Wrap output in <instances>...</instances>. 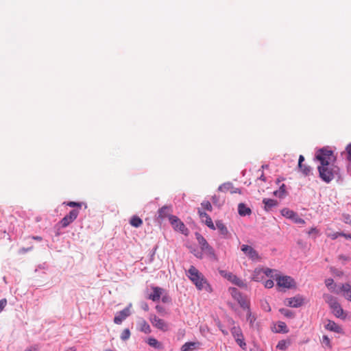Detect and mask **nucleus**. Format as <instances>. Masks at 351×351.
Here are the masks:
<instances>
[{"label": "nucleus", "mask_w": 351, "mask_h": 351, "mask_svg": "<svg viewBox=\"0 0 351 351\" xmlns=\"http://www.w3.org/2000/svg\"><path fill=\"white\" fill-rule=\"evenodd\" d=\"M186 274L199 291L204 290L208 293L212 292V287L208 280L195 267L191 265Z\"/></svg>", "instance_id": "f257e3e1"}, {"label": "nucleus", "mask_w": 351, "mask_h": 351, "mask_svg": "<svg viewBox=\"0 0 351 351\" xmlns=\"http://www.w3.org/2000/svg\"><path fill=\"white\" fill-rule=\"evenodd\" d=\"M317 170L319 178L326 183H329L332 180L341 177L340 169L335 164L318 165Z\"/></svg>", "instance_id": "f03ea898"}, {"label": "nucleus", "mask_w": 351, "mask_h": 351, "mask_svg": "<svg viewBox=\"0 0 351 351\" xmlns=\"http://www.w3.org/2000/svg\"><path fill=\"white\" fill-rule=\"evenodd\" d=\"M324 298L331 309L332 313L337 318H339L343 320L346 319L348 313L342 308L336 298L331 295L325 294L324 295Z\"/></svg>", "instance_id": "7ed1b4c3"}, {"label": "nucleus", "mask_w": 351, "mask_h": 351, "mask_svg": "<svg viewBox=\"0 0 351 351\" xmlns=\"http://www.w3.org/2000/svg\"><path fill=\"white\" fill-rule=\"evenodd\" d=\"M315 158L319 162V165L334 164L336 160L333 152L326 147L319 149L316 152Z\"/></svg>", "instance_id": "20e7f679"}, {"label": "nucleus", "mask_w": 351, "mask_h": 351, "mask_svg": "<svg viewBox=\"0 0 351 351\" xmlns=\"http://www.w3.org/2000/svg\"><path fill=\"white\" fill-rule=\"evenodd\" d=\"M195 237L200 247V250L205 256L213 261H217V257L212 246L209 245L206 239L199 233H195Z\"/></svg>", "instance_id": "39448f33"}, {"label": "nucleus", "mask_w": 351, "mask_h": 351, "mask_svg": "<svg viewBox=\"0 0 351 351\" xmlns=\"http://www.w3.org/2000/svg\"><path fill=\"white\" fill-rule=\"evenodd\" d=\"M169 220L175 230L179 231L186 236L189 234V229L178 217L174 215H169Z\"/></svg>", "instance_id": "423d86ee"}, {"label": "nucleus", "mask_w": 351, "mask_h": 351, "mask_svg": "<svg viewBox=\"0 0 351 351\" xmlns=\"http://www.w3.org/2000/svg\"><path fill=\"white\" fill-rule=\"evenodd\" d=\"M229 292L232 298L238 302L242 308H247V306L250 305V302L247 298L243 296L237 288H230Z\"/></svg>", "instance_id": "0eeeda50"}, {"label": "nucleus", "mask_w": 351, "mask_h": 351, "mask_svg": "<svg viewBox=\"0 0 351 351\" xmlns=\"http://www.w3.org/2000/svg\"><path fill=\"white\" fill-rule=\"evenodd\" d=\"M220 274L226 278L228 280L231 282L232 284L241 287V288H246L247 285L246 284L241 280L239 278H238L236 275L233 274L231 272H228L224 270H221L219 271Z\"/></svg>", "instance_id": "6e6552de"}, {"label": "nucleus", "mask_w": 351, "mask_h": 351, "mask_svg": "<svg viewBox=\"0 0 351 351\" xmlns=\"http://www.w3.org/2000/svg\"><path fill=\"white\" fill-rule=\"evenodd\" d=\"M277 285L286 288L291 289L295 287V282L293 278L288 276H278L276 278Z\"/></svg>", "instance_id": "1a4fd4ad"}, {"label": "nucleus", "mask_w": 351, "mask_h": 351, "mask_svg": "<svg viewBox=\"0 0 351 351\" xmlns=\"http://www.w3.org/2000/svg\"><path fill=\"white\" fill-rule=\"evenodd\" d=\"M149 320L152 324L163 332L169 330V324L162 319L158 317L156 315H151Z\"/></svg>", "instance_id": "9d476101"}, {"label": "nucleus", "mask_w": 351, "mask_h": 351, "mask_svg": "<svg viewBox=\"0 0 351 351\" xmlns=\"http://www.w3.org/2000/svg\"><path fill=\"white\" fill-rule=\"evenodd\" d=\"M79 210H72L69 212L68 215L64 216L62 220L60 221V223L62 228L67 227L70 223H71L78 216Z\"/></svg>", "instance_id": "9b49d317"}, {"label": "nucleus", "mask_w": 351, "mask_h": 351, "mask_svg": "<svg viewBox=\"0 0 351 351\" xmlns=\"http://www.w3.org/2000/svg\"><path fill=\"white\" fill-rule=\"evenodd\" d=\"M304 298L302 295H298L295 297L285 299L284 303L288 306L298 308L304 304Z\"/></svg>", "instance_id": "f8f14e48"}, {"label": "nucleus", "mask_w": 351, "mask_h": 351, "mask_svg": "<svg viewBox=\"0 0 351 351\" xmlns=\"http://www.w3.org/2000/svg\"><path fill=\"white\" fill-rule=\"evenodd\" d=\"M241 250L252 261H257L260 259V256L258 252L252 246L247 245H242Z\"/></svg>", "instance_id": "ddd939ff"}, {"label": "nucleus", "mask_w": 351, "mask_h": 351, "mask_svg": "<svg viewBox=\"0 0 351 351\" xmlns=\"http://www.w3.org/2000/svg\"><path fill=\"white\" fill-rule=\"evenodd\" d=\"M130 306L131 304H130L129 306L125 308L123 310L121 311L118 313L117 315H115L114 318V322L116 324H121L122 322L128 316L130 315Z\"/></svg>", "instance_id": "4468645a"}, {"label": "nucleus", "mask_w": 351, "mask_h": 351, "mask_svg": "<svg viewBox=\"0 0 351 351\" xmlns=\"http://www.w3.org/2000/svg\"><path fill=\"white\" fill-rule=\"evenodd\" d=\"M215 229L217 228L220 234V235L223 239H229L230 238V233L228 231L226 226L221 221H216L215 222Z\"/></svg>", "instance_id": "2eb2a0df"}, {"label": "nucleus", "mask_w": 351, "mask_h": 351, "mask_svg": "<svg viewBox=\"0 0 351 351\" xmlns=\"http://www.w3.org/2000/svg\"><path fill=\"white\" fill-rule=\"evenodd\" d=\"M219 191L223 192V193H230L232 194L233 193H241V190L239 188H235L233 186L232 184L228 182L224 183L219 186Z\"/></svg>", "instance_id": "dca6fc26"}, {"label": "nucleus", "mask_w": 351, "mask_h": 351, "mask_svg": "<svg viewBox=\"0 0 351 351\" xmlns=\"http://www.w3.org/2000/svg\"><path fill=\"white\" fill-rule=\"evenodd\" d=\"M198 214L199 217L208 228H210L212 230H215V226L213 222V220L207 213H206L205 212L202 211L199 208Z\"/></svg>", "instance_id": "f3484780"}, {"label": "nucleus", "mask_w": 351, "mask_h": 351, "mask_svg": "<svg viewBox=\"0 0 351 351\" xmlns=\"http://www.w3.org/2000/svg\"><path fill=\"white\" fill-rule=\"evenodd\" d=\"M325 328L326 330L335 332L336 333H343L342 328L332 320L327 321V324H326Z\"/></svg>", "instance_id": "a211bd4d"}, {"label": "nucleus", "mask_w": 351, "mask_h": 351, "mask_svg": "<svg viewBox=\"0 0 351 351\" xmlns=\"http://www.w3.org/2000/svg\"><path fill=\"white\" fill-rule=\"evenodd\" d=\"M201 346V343L199 341H190L183 344L180 348L181 351H193L199 348Z\"/></svg>", "instance_id": "6ab92c4d"}, {"label": "nucleus", "mask_w": 351, "mask_h": 351, "mask_svg": "<svg viewBox=\"0 0 351 351\" xmlns=\"http://www.w3.org/2000/svg\"><path fill=\"white\" fill-rule=\"evenodd\" d=\"M263 278H264L263 269H261V268L255 269L253 272L252 276V280L254 281H256V282H259V281L262 280L263 279Z\"/></svg>", "instance_id": "aec40b11"}, {"label": "nucleus", "mask_w": 351, "mask_h": 351, "mask_svg": "<svg viewBox=\"0 0 351 351\" xmlns=\"http://www.w3.org/2000/svg\"><path fill=\"white\" fill-rule=\"evenodd\" d=\"M162 289L160 287H154L153 293L149 295L148 298L154 302L159 300L162 295Z\"/></svg>", "instance_id": "412c9836"}, {"label": "nucleus", "mask_w": 351, "mask_h": 351, "mask_svg": "<svg viewBox=\"0 0 351 351\" xmlns=\"http://www.w3.org/2000/svg\"><path fill=\"white\" fill-rule=\"evenodd\" d=\"M341 290L343 292V296L351 302V286L348 283L343 284Z\"/></svg>", "instance_id": "4be33fe9"}, {"label": "nucleus", "mask_w": 351, "mask_h": 351, "mask_svg": "<svg viewBox=\"0 0 351 351\" xmlns=\"http://www.w3.org/2000/svg\"><path fill=\"white\" fill-rule=\"evenodd\" d=\"M263 203L265 204L264 208L265 210H269L271 208L278 205V202L273 199L265 198L263 200Z\"/></svg>", "instance_id": "5701e85b"}, {"label": "nucleus", "mask_w": 351, "mask_h": 351, "mask_svg": "<svg viewBox=\"0 0 351 351\" xmlns=\"http://www.w3.org/2000/svg\"><path fill=\"white\" fill-rule=\"evenodd\" d=\"M239 214L241 216H246L251 214L252 211L250 208L247 207L244 204L241 203L238 206Z\"/></svg>", "instance_id": "b1692460"}, {"label": "nucleus", "mask_w": 351, "mask_h": 351, "mask_svg": "<svg viewBox=\"0 0 351 351\" xmlns=\"http://www.w3.org/2000/svg\"><path fill=\"white\" fill-rule=\"evenodd\" d=\"M139 326H140V330L145 332V334H149L152 331L149 325L144 319H142L141 321H140Z\"/></svg>", "instance_id": "393cba45"}, {"label": "nucleus", "mask_w": 351, "mask_h": 351, "mask_svg": "<svg viewBox=\"0 0 351 351\" xmlns=\"http://www.w3.org/2000/svg\"><path fill=\"white\" fill-rule=\"evenodd\" d=\"M171 212V207L165 206L158 210V216L160 218H165L169 216Z\"/></svg>", "instance_id": "a878e982"}, {"label": "nucleus", "mask_w": 351, "mask_h": 351, "mask_svg": "<svg viewBox=\"0 0 351 351\" xmlns=\"http://www.w3.org/2000/svg\"><path fill=\"white\" fill-rule=\"evenodd\" d=\"M243 309L246 311L247 320L250 322V325L252 326L256 320V317L254 315L252 314L250 305H248L247 308H243Z\"/></svg>", "instance_id": "bb28decb"}, {"label": "nucleus", "mask_w": 351, "mask_h": 351, "mask_svg": "<svg viewBox=\"0 0 351 351\" xmlns=\"http://www.w3.org/2000/svg\"><path fill=\"white\" fill-rule=\"evenodd\" d=\"M147 343L155 348L161 349L162 348V344L155 338L150 337L147 339Z\"/></svg>", "instance_id": "cd10ccee"}, {"label": "nucleus", "mask_w": 351, "mask_h": 351, "mask_svg": "<svg viewBox=\"0 0 351 351\" xmlns=\"http://www.w3.org/2000/svg\"><path fill=\"white\" fill-rule=\"evenodd\" d=\"M231 333L234 337V339L237 338H241V337L243 336L241 329L239 326H233L231 328Z\"/></svg>", "instance_id": "c85d7f7f"}, {"label": "nucleus", "mask_w": 351, "mask_h": 351, "mask_svg": "<svg viewBox=\"0 0 351 351\" xmlns=\"http://www.w3.org/2000/svg\"><path fill=\"white\" fill-rule=\"evenodd\" d=\"M281 214L282 216L291 219L295 217V213L289 208H283L281 210Z\"/></svg>", "instance_id": "c756f323"}, {"label": "nucleus", "mask_w": 351, "mask_h": 351, "mask_svg": "<svg viewBox=\"0 0 351 351\" xmlns=\"http://www.w3.org/2000/svg\"><path fill=\"white\" fill-rule=\"evenodd\" d=\"M130 224L135 228H138L143 224V221L140 217L133 216L130 219Z\"/></svg>", "instance_id": "7c9ffc66"}, {"label": "nucleus", "mask_w": 351, "mask_h": 351, "mask_svg": "<svg viewBox=\"0 0 351 351\" xmlns=\"http://www.w3.org/2000/svg\"><path fill=\"white\" fill-rule=\"evenodd\" d=\"M285 193H286V190H285V185L284 184H282L280 186L279 190L274 192V194L276 196H278L279 197H282L285 195Z\"/></svg>", "instance_id": "2f4dec72"}, {"label": "nucleus", "mask_w": 351, "mask_h": 351, "mask_svg": "<svg viewBox=\"0 0 351 351\" xmlns=\"http://www.w3.org/2000/svg\"><path fill=\"white\" fill-rule=\"evenodd\" d=\"M325 285L329 290L335 291L336 285L334 284V281L332 278H328L325 280Z\"/></svg>", "instance_id": "473e14b6"}, {"label": "nucleus", "mask_w": 351, "mask_h": 351, "mask_svg": "<svg viewBox=\"0 0 351 351\" xmlns=\"http://www.w3.org/2000/svg\"><path fill=\"white\" fill-rule=\"evenodd\" d=\"M279 311L280 312V313L282 315H283L284 316H285L287 317L293 318L294 317V313L291 311H290L289 309L280 308L279 310Z\"/></svg>", "instance_id": "72a5a7b5"}, {"label": "nucleus", "mask_w": 351, "mask_h": 351, "mask_svg": "<svg viewBox=\"0 0 351 351\" xmlns=\"http://www.w3.org/2000/svg\"><path fill=\"white\" fill-rule=\"evenodd\" d=\"M235 341L243 350H246L247 346L245 342L243 336L241 337V338L236 339Z\"/></svg>", "instance_id": "f704fd0d"}, {"label": "nucleus", "mask_w": 351, "mask_h": 351, "mask_svg": "<svg viewBox=\"0 0 351 351\" xmlns=\"http://www.w3.org/2000/svg\"><path fill=\"white\" fill-rule=\"evenodd\" d=\"M287 342L285 340H281L278 343L276 348L279 350H285L287 348Z\"/></svg>", "instance_id": "c9c22d12"}, {"label": "nucleus", "mask_w": 351, "mask_h": 351, "mask_svg": "<svg viewBox=\"0 0 351 351\" xmlns=\"http://www.w3.org/2000/svg\"><path fill=\"white\" fill-rule=\"evenodd\" d=\"M130 337V331L128 328H125L123 330L121 335V339L123 341L128 339Z\"/></svg>", "instance_id": "e433bc0d"}, {"label": "nucleus", "mask_w": 351, "mask_h": 351, "mask_svg": "<svg viewBox=\"0 0 351 351\" xmlns=\"http://www.w3.org/2000/svg\"><path fill=\"white\" fill-rule=\"evenodd\" d=\"M300 169L304 176H308L311 173V168L305 165H302V168H300Z\"/></svg>", "instance_id": "4c0bfd02"}, {"label": "nucleus", "mask_w": 351, "mask_h": 351, "mask_svg": "<svg viewBox=\"0 0 351 351\" xmlns=\"http://www.w3.org/2000/svg\"><path fill=\"white\" fill-rule=\"evenodd\" d=\"M191 252V253H192V254H193V255H194L196 258H199V259H202V258H203V257H204V253L202 252V250L199 251V250H196V249H193V250H192Z\"/></svg>", "instance_id": "58836bf2"}, {"label": "nucleus", "mask_w": 351, "mask_h": 351, "mask_svg": "<svg viewBox=\"0 0 351 351\" xmlns=\"http://www.w3.org/2000/svg\"><path fill=\"white\" fill-rule=\"evenodd\" d=\"M201 206L203 208H204L205 210H209V211H211L212 210V205L210 203L209 201H204L202 202L201 204Z\"/></svg>", "instance_id": "ea45409f"}, {"label": "nucleus", "mask_w": 351, "mask_h": 351, "mask_svg": "<svg viewBox=\"0 0 351 351\" xmlns=\"http://www.w3.org/2000/svg\"><path fill=\"white\" fill-rule=\"evenodd\" d=\"M292 220L298 224H304L305 221L303 219L300 218L297 213H295V217H293Z\"/></svg>", "instance_id": "a19ab883"}, {"label": "nucleus", "mask_w": 351, "mask_h": 351, "mask_svg": "<svg viewBox=\"0 0 351 351\" xmlns=\"http://www.w3.org/2000/svg\"><path fill=\"white\" fill-rule=\"evenodd\" d=\"M66 205L70 207H78L80 208L82 207L81 203L75 202H69L66 203Z\"/></svg>", "instance_id": "79ce46f5"}, {"label": "nucleus", "mask_w": 351, "mask_h": 351, "mask_svg": "<svg viewBox=\"0 0 351 351\" xmlns=\"http://www.w3.org/2000/svg\"><path fill=\"white\" fill-rule=\"evenodd\" d=\"M343 221L347 224H351V215L349 214H345L343 215Z\"/></svg>", "instance_id": "37998d69"}, {"label": "nucleus", "mask_w": 351, "mask_h": 351, "mask_svg": "<svg viewBox=\"0 0 351 351\" xmlns=\"http://www.w3.org/2000/svg\"><path fill=\"white\" fill-rule=\"evenodd\" d=\"M340 232H332V233H328L327 234V236L330 238L332 240H335L338 237L340 236Z\"/></svg>", "instance_id": "c03bdc74"}, {"label": "nucleus", "mask_w": 351, "mask_h": 351, "mask_svg": "<svg viewBox=\"0 0 351 351\" xmlns=\"http://www.w3.org/2000/svg\"><path fill=\"white\" fill-rule=\"evenodd\" d=\"M274 281H273V280H266V281L265 282V284H264L265 287H266V288H267V289H270V288L273 287H274Z\"/></svg>", "instance_id": "a18cd8bd"}, {"label": "nucleus", "mask_w": 351, "mask_h": 351, "mask_svg": "<svg viewBox=\"0 0 351 351\" xmlns=\"http://www.w3.org/2000/svg\"><path fill=\"white\" fill-rule=\"evenodd\" d=\"M278 327L280 328V331H282L285 332H287V330H286L287 326H286L285 323H284L282 322H280L278 323Z\"/></svg>", "instance_id": "49530a36"}, {"label": "nucleus", "mask_w": 351, "mask_h": 351, "mask_svg": "<svg viewBox=\"0 0 351 351\" xmlns=\"http://www.w3.org/2000/svg\"><path fill=\"white\" fill-rule=\"evenodd\" d=\"M7 305V300L6 299H1L0 300V313L3 310V308Z\"/></svg>", "instance_id": "de8ad7c7"}, {"label": "nucleus", "mask_w": 351, "mask_h": 351, "mask_svg": "<svg viewBox=\"0 0 351 351\" xmlns=\"http://www.w3.org/2000/svg\"><path fill=\"white\" fill-rule=\"evenodd\" d=\"M346 151H347V154H348L347 158L348 160L351 161V145H349L346 147Z\"/></svg>", "instance_id": "09e8293b"}, {"label": "nucleus", "mask_w": 351, "mask_h": 351, "mask_svg": "<svg viewBox=\"0 0 351 351\" xmlns=\"http://www.w3.org/2000/svg\"><path fill=\"white\" fill-rule=\"evenodd\" d=\"M264 271V276H269L272 273L273 270L269 268L263 269Z\"/></svg>", "instance_id": "8fccbe9b"}, {"label": "nucleus", "mask_w": 351, "mask_h": 351, "mask_svg": "<svg viewBox=\"0 0 351 351\" xmlns=\"http://www.w3.org/2000/svg\"><path fill=\"white\" fill-rule=\"evenodd\" d=\"M156 309L160 313H165V308L161 306L157 305Z\"/></svg>", "instance_id": "3c124183"}, {"label": "nucleus", "mask_w": 351, "mask_h": 351, "mask_svg": "<svg viewBox=\"0 0 351 351\" xmlns=\"http://www.w3.org/2000/svg\"><path fill=\"white\" fill-rule=\"evenodd\" d=\"M332 272L334 274H335V275H337V276H342V275H343V272H342V271H339V270H337V269H332Z\"/></svg>", "instance_id": "603ef678"}, {"label": "nucleus", "mask_w": 351, "mask_h": 351, "mask_svg": "<svg viewBox=\"0 0 351 351\" xmlns=\"http://www.w3.org/2000/svg\"><path fill=\"white\" fill-rule=\"evenodd\" d=\"M304 160V158L302 155H300L299 157V161H298V167L299 168H302V162Z\"/></svg>", "instance_id": "864d4df0"}, {"label": "nucleus", "mask_w": 351, "mask_h": 351, "mask_svg": "<svg viewBox=\"0 0 351 351\" xmlns=\"http://www.w3.org/2000/svg\"><path fill=\"white\" fill-rule=\"evenodd\" d=\"M323 342L325 343L327 346H330V339L327 336L323 337Z\"/></svg>", "instance_id": "5fc2aeb1"}, {"label": "nucleus", "mask_w": 351, "mask_h": 351, "mask_svg": "<svg viewBox=\"0 0 351 351\" xmlns=\"http://www.w3.org/2000/svg\"><path fill=\"white\" fill-rule=\"evenodd\" d=\"M340 236L345 237L346 239H351V234H345L343 232H340Z\"/></svg>", "instance_id": "6e6d98bb"}, {"label": "nucleus", "mask_w": 351, "mask_h": 351, "mask_svg": "<svg viewBox=\"0 0 351 351\" xmlns=\"http://www.w3.org/2000/svg\"><path fill=\"white\" fill-rule=\"evenodd\" d=\"M339 260H342V261H349L350 258L343 256V255H339Z\"/></svg>", "instance_id": "4d7b16f0"}, {"label": "nucleus", "mask_w": 351, "mask_h": 351, "mask_svg": "<svg viewBox=\"0 0 351 351\" xmlns=\"http://www.w3.org/2000/svg\"><path fill=\"white\" fill-rule=\"evenodd\" d=\"M25 351H37V348L35 347H31V348H27Z\"/></svg>", "instance_id": "13d9d810"}, {"label": "nucleus", "mask_w": 351, "mask_h": 351, "mask_svg": "<svg viewBox=\"0 0 351 351\" xmlns=\"http://www.w3.org/2000/svg\"><path fill=\"white\" fill-rule=\"evenodd\" d=\"M219 327L220 328V330L222 332V333L224 335H228V332L227 330H223L221 328V326L219 324Z\"/></svg>", "instance_id": "bf43d9fd"}, {"label": "nucleus", "mask_w": 351, "mask_h": 351, "mask_svg": "<svg viewBox=\"0 0 351 351\" xmlns=\"http://www.w3.org/2000/svg\"><path fill=\"white\" fill-rule=\"evenodd\" d=\"M313 232H317V229H316V228H311V229L310 230V231L308 232V234H312V233H313Z\"/></svg>", "instance_id": "052dcab7"}, {"label": "nucleus", "mask_w": 351, "mask_h": 351, "mask_svg": "<svg viewBox=\"0 0 351 351\" xmlns=\"http://www.w3.org/2000/svg\"><path fill=\"white\" fill-rule=\"evenodd\" d=\"M250 351H262V350H260L259 348L255 347L254 348L250 349Z\"/></svg>", "instance_id": "680f3d73"}, {"label": "nucleus", "mask_w": 351, "mask_h": 351, "mask_svg": "<svg viewBox=\"0 0 351 351\" xmlns=\"http://www.w3.org/2000/svg\"><path fill=\"white\" fill-rule=\"evenodd\" d=\"M33 239H35V240H38V241H40L41 240V237H34Z\"/></svg>", "instance_id": "e2e57ef3"}, {"label": "nucleus", "mask_w": 351, "mask_h": 351, "mask_svg": "<svg viewBox=\"0 0 351 351\" xmlns=\"http://www.w3.org/2000/svg\"><path fill=\"white\" fill-rule=\"evenodd\" d=\"M260 179L265 180V178L263 174L261 176Z\"/></svg>", "instance_id": "0e129e2a"}, {"label": "nucleus", "mask_w": 351, "mask_h": 351, "mask_svg": "<svg viewBox=\"0 0 351 351\" xmlns=\"http://www.w3.org/2000/svg\"><path fill=\"white\" fill-rule=\"evenodd\" d=\"M105 351H114V350H110V349H107Z\"/></svg>", "instance_id": "69168bd1"}, {"label": "nucleus", "mask_w": 351, "mask_h": 351, "mask_svg": "<svg viewBox=\"0 0 351 351\" xmlns=\"http://www.w3.org/2000/svg\"><path fill=\"white\" fill-rule=\"evenodd\" d=\"M162 301L163 302H165L166 301V299L165 298H162Z\"/></svg>", "instance_id": "338daca9"}, {"label": "nucleus", "mask_w": 351, "mask_h": 351, "mask_svg": "<svg viewBox=\"0 0 351 351\" xmlns=\"http://www.w3.org/2000/svg\"><path fill=\"white\" fill-rule=\"evenodd\" d=\"M148 308V306H145V309L147 310Z\"/></svg>", "instance_id": "774afa93"}]
</instances>
